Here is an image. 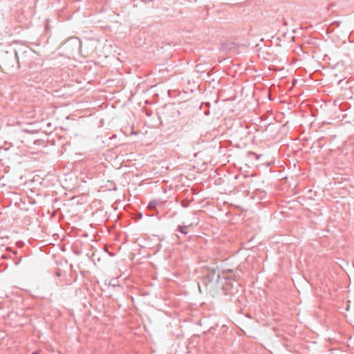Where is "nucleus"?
Masks as SVG:
<instances>
[{
  "label": "nucleus",
  "instance_id": "nucleus-6",
  "mask_svg": "<svg viewBox=\"0 0 354 354\" xmlns=\"http://www.w3.org/2000/svg\"><path fill=\"white\" fill-rule=\"evenodd\" d=\"M32 354H39V351H35Z\"/></svg>",
  "mask_w": 354,
  "mask_h": 354
},
{
  "label": "nucleus",
  "instance_id": "nucleus-3",
  "mask_svg": "<svg viewBox=\"0 0 354 354\" xmlns=\"http://www.w3.org/2000/svg\"><path fill=\"white\" fill-rule=\"evenodd\" d=\"M109 284L113 286H115L117 285V280L115 279H112L110 281Z\"/></svg>",
  "mask_w": 354,
  "mask_h": 354
},
{
  "label": "nucleus",
  "instance_id": "nucleus-2",
  "mask_svg": "<svg viewBox=\"0 0 354 354\" xmlns=\"http://www.w3.org/2000/svg\"><path fill=\"white\" fill-rule=\"evenodd\" d=\"M187 226H180L179 225L177 228V230L178 232H180V233L183 234H187L188 232H187Z\"/></svg>",
  "mask_w": 354,
  "mask_h": 354
},
{
  "label": "nucleus",
  "instance_id": "nucleus-5",
  "mask_svg": "<svg viewBox=\"0 0 354 354\" xmlns=\"http://www.w3.org/2000/svg\"><path fill=\"white\" fill-rule=\"evenodd\" d=\"M250 153H251V154H252V155H254V156H255V157H256V158H257V159H259V156H260V155H257V154H256L255 153H253V152H250Z\"/></svg>",
  "mask_w": 354,
  "mask_h": 354
},
{
  "label": "nucleus",
  "instance_id": "nucleus-4",
  "mask_svg": "<svg viewBox=\"0 0 354 354\" xmlns=\"http://www.w3.org/2000/svg\"><path fill=\"white\" fill-rule=\"evenodd\" d=\"M156 202H150L149 203V207L151 208V209H153V208H156Z\"/></svg>",
  "mask_w": 354,
  "mask_h": 354
},
{
  "label": "nucleus",
  "instance_id": "nucleus-1",
  "mask_svg": "<svg viewBox=\"0 0 354 354\" xmlns=\"http://www.w3.org/2000/svg\"><path fill=\"white\" fill-rule=\"evenodd\" d=\"M240 270H225L221 273L213 270L212 273L208 275L209 281L216 280L218 286L225 290V294H234L237 292L238 283L235 279L240 277Z\"/></svg>",
  "mask_w": 354,
  "mask_h": 354
}]
</instances>
